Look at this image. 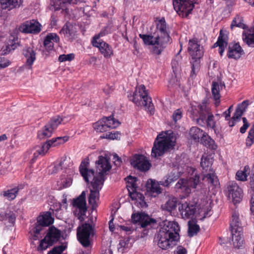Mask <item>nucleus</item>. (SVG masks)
<instances>
[{"mask_svg":"<svg viewBox=\"0 0 254 254\" xmlns=\"http://www.w3.org/2000/svg\"><path fill=\"white\" fill-rule=\"evenodd\" d=\"M96 162L97 174L95 176L93 170L88 169L89 162L82 161L79 167V171L84 180L86 182L92 179L90 187V193L88 198L89 204L93 207H96L99 198V191L104 182V173L109 171L111 165L109 159L106 157L100 156Z\"/></svg>","mask_w":254,"mask_h":254,"instance_id":"1","label":"nucleus"},{"mask_svg":"<svg viewBox=\"0 0 254 254\" xmlns=\"http://www.w3.org/2000/svg\"><path fill=\"white\" fill-rule=\"evenodd\" d=\"M180 227L176 221L167 222L159 230L156 241L159 248L167 250L173 248L179 239Z\"/></svg>","mask_w":254,"mask_h":254,"instance_id":"2","label":"nucleus"},{"mask_svg":"<svg viewBox=\"0 0 254 254\" xmlns=\"http://www.w3.org/2000/svg\"><path fill=\"white\" fill-rule=\"evenodd\" d=\"M190 117L196 121L197 124L203 126L206 123L207 126L211 128L215 126L214 116L210 112V108L206 102H202L197 106H192L189 110Z\"/></svg>","mask_w":254,"mask_h":254,"instance_id":"3","label":"nucleus"},{"mask_svg":"<svg viewBox=\"0 0 254 254\" xmlns=\"http://www.w3.org/2000/svg\"><path fill=\"white\" fill-rule=\"evenodd\" d=\"M176 140L175 134L171 130L159 134L154 141L152 149V156L156 158L162 155L168 149L175 146Z\"/></svg>","mask_w":254,"mask_h":254,"instance_id":"4","label":"nucleus"},{"mask_svg":"<svg viewBox=\"0 0 254 254\" xmlns=\"http://www.w3.org/2000/svg\"><path fill=\"white\" fill-rule=\"evenodd\" d=\"M131 220L132 222H129L128 223L125 225H119L118 227L129 235L135 229V228L132 226V223L133 224L138 223L141 228H147L152 227L156 222L154 219L150 218L148 215L143 212L132 214Z\"/></svg>","mask_w":254,"mask_h":254,"instance_id":"5","label":"nucleus"},{"mask_svg":"<svg viewBox=\"0 0 254 254\" xmlns=\"http://www.w3.org/2000/svg\"><path fill=\"white\" fill-rule=\"evenodd\" d=\"M182 172H177L176 169L167 176H166L159 183L151 180V183L147 184V190L150 193L152 196L155 197L161 192V188L160 185L164 187L168 186L171 183L177 180L181 176Z\"/></svg>","mask_w":254,"mask_h":254,"instance_id":"6","label":"nucleus"},{"mask_svg":"<svg viewBox=\"0 0 254 254\" xmlns=\"http://www.w3.org/2000/svg\"><path fill=\"white\" fill-rule=\"evenodd\" d=\"M202 47L198 44V40L196 38L190 40L188 46V51L192 57L191 71L190 76L193 77L195 75L199 70L200 65V59L202 56L203 52Z\"/></svg>","mask_w":254,"mask_h":254,"instance_id":"7","label":"nucleus"},{"mask_svg":"<svg viewBox=\"0 0 254 254\" xmlns=\"http://www.w3.org/2000/svg\"><path fill=\"white\" fill-rule=\"evenodd\" d=\"M137 90L133 93L132 98L130 99L133 103L136 104H139V101L143 100V105L145 108V110L150 113V114H154V108L151 97L148 96L147 91L146 90L145 87L144 85H140L137 88Z\"/></svg>","mask_w":254,"mask_h":254,"instance_id":"8","label":"nucleus"},{"mask_svg":"<svg viewBox=\"0 0 254 254\" xmlns=\"http://www.w3.org/2000/svg\"><path fill=\"white\" fill-rule=\"evenodd\" d=\"M68 139V137L67 136L57 137L48 140L41 146H36L34 149V152L33 158L32 159V162H35L39 155H45L50 147L64 143Z\"/></svg>","mask_w":254,"mask_h":254,"instance_id":"9","label":"nucleus"},{"mask_svg":"<svg viewBox=\"0 0 254 254\" xmlns=\"http://www.w3.org/2000/svg\"><path fill=\"white\" fill-rule=\"evenodd\" d=\"M200 165L203 169L202 180L207 182L208 184L216 186L218 184V180L216 175L211 172L212 160L210 157L202 156Z\"/></svg>","mask_w":254,"mask_h":254,"instance_id":"10","label":"nucleus"},{"mask_svg":"<svg viewBox=\"0 0 254 254\" xmlns=\"http://www.w3.org/2000/svg\"><path fill=\"white\" fill-rule=\"evenodd\" d=\"M53 222L54 219L52 218L50 212H46L43 215H40L37 218L36 226L31 231V235H33V240L35 241L39 239V235L44 227L50 225Z\"/></svg>","mask_w":254,"mask_h":254,"instance_id":"11","label":"nucleus"},{"mask_svg":"<svg viewBox=\"0 0 254 254\" xmlns=\"http://www.w3.org/2000/svg\"><path fill=\"white\" fill-rule=\"evenodd\" d=\"M139 37L142 39L145 45L153 46L152 52L155 55H160L166 46L163 43L161 42L159 37L156 36H153L151 35L140 34Z\"/></svg>","mask_w":254,"mask_h":254,"instance_id":"12","label":"nucleus"},{"mask_svg":"<svg viewBox=\"0 0 254 254\" xmlns=\"http://www.w3.org/2000/svg\"><path fill=\"white\" fill-rule=\"evenodd\" d=\"M120 123L118 120L115 119L113 117L103 118L93 124L94 129L99 132L107 131L111 128H115L118 127Z\"/></svg>","mask_w":254,"mask_h":254,"instance_id":"13","label":"nucleus"},{"mask_svg":"<svg viewBox=\"0 0 254 254\" xmlns=\"http://www.w3.org/2000/svg\"><path fill=\"white\" fill-rule=\"evenodd\" d=\"M195 0H173V6L176 11L182 17H187L194 7Z\"/></svg>","mask_w":254,"mask_h":254,"instance_id":"14","label":"nucleus"},{"mask_svg":"<svg viewBox=\"0 0 254 254\" xmlns=\"http://www.w3.org/2000/svg\"><path fill=\"white\" fill-rule=\"evenodd\" d=\"M93 234V228L92 226L87 223L83 224L81 227H79L77 231V237L80 244L84 247H87L90 245L89 238L91 235Z\"/></svg>","mask_w":254,"mask_h":254,"instance_id":"15","label":"nucleus"},{"mask_svg":"<svg viewBox=\"0 0 254 254\" xmlns=\"http://www.w3.org/2000/svg\"><path fill=\"white\" fill-rule=\"evenodd\" d=\"M104 35L105 33L101 32L99 34L95 35L92 39V43L94 47L99 49L105 58H108L113 55V51L108 44L100 39V37L103 36Z\"/></svg>","mask_w":254,"mask_h":254,"instance_id":"16","label":"nucleus"},{"mask_svg":"<svg viewBox=\"0 0 254 254\" xmlns=\"http://www.w3.org/2000/svg\"><path fill=\"white\" fill-rule=\"evenodd\" d=\"M156 34V36L159 37V39H160L161 42L165 46L170 43V37L169 29L164 18H162L157 22Z\"/></svg>","mask_w":254,"mask_h":254,"instance_id":"17","label":"nucleus"},{"mask_svg":"<svg viewBox=\"0 0 254 254\" xmlns=\"http://www.w3.org/2000/svg\"><path fill=\"white\" fill-rule=\"evenodd\" d=\"M85 197V191H83L78 197L74 199L73 202V206L76 207L74 213L79 219L82 218L87 211Z\"/></svg>","mask_w":254,"mask_h":254,"instance_id":"18","label":"nucleus"},{"mask_svg":"<svg viewBox=\"0 0 254 254\" xmlns=\"http://www.w3.org/2000/svg\"><path fill=\"white\" fill-rule=\"evenodd\" d=\"M227 190L228 196L232 199L234 204L239 203L242 200L243 196V191L236 182L228 183Z\"/></svg>","mask_w":254,"mask_h":254,"instance_id":"19","label":"nucleus"},{"mask_svg":"<svg viewBox=\"0 0 254 254\" xmlns=\"http://www.w3.org/2000/svg\"><path fill=\"white\" fill-rule=\"evenodd\" d=\"M127 179L128 181L127 185V188L131 198L132 200H136L137 201L138 200L143 201L144 197L142 194L137 192L136 191V188L137 187L136 181H137V179L136 177L129 176L127 178Z\"/></svg>","mask_w":254,"mask_h":254,"instance_id":"20","label":"nucleus"},{"mask_svg":"<svg viewBox=\"0 0 254 254\" xmlns=\"http://www.w3.org/2000/svg\"><path fill=\"white\" fill-rule=\"evenodd\" d=\"M131 165L136 169L141 171L148 170L151 166L147 158L142 155H135L130 160Z\"/></svg>","mask_w":254,"mask_h":254,"instance_id":"21","label":"nucleus"},{"mask_svg":"<svg viewBox=\"0 0 254 254\" xmlns=\"http://www.w3.org/2000/svg\"><path fill=\"white\" fill-rule=\"evenodd\" d=\"M41 27V24L38 21L32 20L22 24L19 29L22 33L37 34L40 32Z\"/></svg>","mask_w":254,"mask_h":254,"instance_id":"22","label":"nucleus"},{"mask_svg":"<svg viewBox=\"0 0 254 254\" xmlns=\"http://www.w3.org/2000/svg\"><path fill=\"white\" fill-rule=\"evenodd\" d=\"M179 209L182 217L184 219H188L194 214L195 207L192 204L185 202L180 204Z\"/></svg>","mask_w":254,"mask_h":254,"instance_id":"23","label":"nucleus"},{"mask_svg":"<svg viewBox=\"0 0 254 254\" xmlns=\"http://www.w3.org/2000/svg\"><path fill=\"white\" fill-rule=\"evenodd\" d=\"M23 54L26 58L25 67L31 69L32 65L36 60V53L33 48L26 46L23 49Z\"/></svg>","mask_w":254,"mask_h":254,"instance_id":"24","label":"nucleus"},{"mask_svg":"<svg viewBox=\"0 0 254 254\" xmlns=\"http://www.w3.org/2000/svg\"><path fill=\"white\" fill-rule=\"evenodd\" d=\"M244 54V51L238 43L230 44L228 46L227 56L229 59H239Z\"/></svg>","mask_w":254,"mask_h":254,"instance_id":"25","label":"nucleus"},{"mask_svg":"<svg viewBox=\"0 0 254 254\" xmlns=\"http://www.w3.org/2000/svg\"><path fill=\"white\" fill-rule=\"evenodd\" d=\"M60 41V38L58 35L54 33H49L45 38L44 45L47 51L53 50L55 43Z\"/></svg>","mask_w":254,"mask_h":254,"instance_id":"26","label":"nucleus"},{"mask_svg":"<svg viewBox=\"0 0 254 254\" xmlns=\"http://www.w3.org/2000/svg\"><path fill=\"white\" fill-rule=\"evenodd\" d=\"M175 189L177 191L183 193L185 195H188L191 192V188L188 183L187 179H180L175 185Z\"/></svg>","mask_w":254,"mask_h":254,"instance_id":"27","label":"nucleus"},{"mask_svg":"<svg viewBox=\"0 0 254 254\" xmlns=\"http://www.w3.org/2000/svg\"><path fill=\"white\" fill-rule=\"evenodd\" d=\"M190 170L192 172L189 177L188 183L190 188L195 189L201 185L200 177L195 169L190 168Z\"/></svg>","mask_w":254,"mask_h":254,"instance_id":"28","label":"nucleus"},{"mask_svg":"<svg viewBox=\"0 0 254 254\" xmlns=\"http://www.w3.org/2000/svg\"><path fill=\"white\" fill-rule=\"evenodd\" d=\"M61 236V231L55 227H52L49 229V231L45 237L46 239H48L50 242V244H53L59 240Z\"/></svg>","mask_w":254,"mask_h":254,"instance_id":"29","label":"nucleus"},{"mask_svg":"<svg viewBox=\"0 0 254 254\" xmlns=\"http://www.w3.org/2000/svg\"><path fill=\"white\" fill-rule=\"evenodd\" d=\"M227 44V36L223 34L221 30L217 41L214 44L213 48L219 47V53L221 56H222Z\"/></svg>","mask_w":254,"mask_h":254,"instance_id":"30","label":"nucleus"},{"mask_svg":"<svg viewBox=\"0 0 254 254\" xmlns=\"http://www.w3.org/2000/svg\"><path fill=\"white\" fill-rule=\"evenodd\" d=\"M22 2V0H0L1 8L7 10L19 7Z\"/></svg>","mask_w":254,"mask_h":254,"instance_id":"31","label":"nucleus"},{"mask_svg":"<svg viewBox=\"0 0 254 254\" xmlns=\"http://www.w3.org/2000/svg\"><path fill=\"white\" fill-rule=\"evenodd\" d=\"M230 226L231 231H234L235 230H238V231H242V224L239 219V214L236 211L232 213Z\"/></svg>","mask_w":254,"mask_h":254,"instance_id":"32","label":"nucleus"},{"mask_svg":"<svg viewBox=\"0 0 254 254\" xmlns=\"http://www.w3.org/2000/svg\"><path fill=\"white\" fill-rule=\"evenodd\" d=\"M71 119V116H69L67 118L64 117L63 118L59 116H56L53 117L47 124L55 130L62 122L64 124L68 122Z\"/></svg>","mask_w":254,"mask_h":254,"instance_id":"33","label":"nucleus"},{"mask_svg":"<svg viewBox=\"0 0 254 254\" xmlns=\"http://www.w3.org/2000/svg\"><path fill=\"white\" fill-rule=\"evenodd\" d=\"M223 87H225L224 85L219 84L216 82H213L212 83L211 91L213 97L215 101L216 106H218L220 103V95L219 92Z\"/></svg>","mask_w":254,"mask_h":254,"instance_id":"34","label":"nucleus"},{"mask_svg":"<svg viewBox=\"0 0 254 254\" xmlns=\"http://www.w3.org/2000/svg\"><path fill=\"white\" fill-rule=\"evenodd\" d=\"M231 231L233 244L234 247L240 248L243 244V239L242 236V231H238V230H235Z\"/></svg>","mask_w":254,"mask_h":254,"instance_id":"35","label":"nucleus"},{"mask_svg":"<svg viewBox=\"0 0 254 254\" xmlns=\"http://www.w3.org/2000/svg\"><path fill=\"white\" fill-rule=\"evenodd\" d=\"M205 132L197 127H192L190 130L189 134L190 139L195 142H198L200 138H203Z\"/></svg>","mask_w":254,"mask_h":254,"instance_id":"36","label":"nucleus"},{"mask_svg":"<svg viewBox=\"0 0 254 254\" xmlns=\"http://www.w3.org/2000/svg\"><path fill=\"white\" fill-rule=\"evenodd\" d=\"M177 204V198L172 197L170 198L164 204L162 205V208L164 210L172 212L176 210Z\"/></svg>","mask_w":254,"mask_h":254,"instance_id":"37","label":"nucleus"},{"mask_svg":"<svg viewBox=\"0 0 254 254\" xmlns=\"http://www.w3.org/2000/svg\"><path fill=\"white\" fill-rule=\"evenodd\" d=\"M54 130L47 124L38 132V137L40 139H45L51 136Z\"/></svg>","mask_w":254,"mask_h":254,"instance_id":"38","label":"nucleus"},{"mask_svg":"<svg viewBox=\"0 0 254 254\" xmlns=\"http://www.w3.org/2000/svg\"><path fill=\"white\" fill-rule=\"evenodd\" d=\"M188 235L190 237H192L199 231V226L192 220H190L188 222Z\"/></svg>","mask_w":254,"mask_h":254,"instance_id":"39","label":"nucleus"},{"mask_svg":"<svg viewBox=\"0 0 254 254\" xmlns=\"http://www.w3.org/2000/svg\"><path fill=\"white\" fill-rule=\"evenodd\" d=\"M250 172L249 167L248 166H245L243 170L239 171L237 172L236 175V179L241 181H246Z\"/></svg>","mask_w":254,"mask_h":254,"instance_id":"40","label":"nucleus"},{"mask_svg":"<svg viewBox=\"0 0 254 254\" xmlns=\"http://www.w3.org/2000/svg\"><path fill=\"white\" fill-rule=\"evenodd\" d=\"M211 215V207L210 204H207L204 208H202L199 210L197 217V219L202 220L205 217H209Z\"/></svg>","mask_w":254,"mask_h":254,"instance_id":"41","label":"nucleus"},{"mask_svg":"<svg viewBox=\"0 0 254 254\" xmlns=\"http://www.w3.org/2000/svg\"><path fill=\"white\" fill-rule=\"evenodd\" d=\"M202 139L204 141V144L210 149L215 150L217 148V145L215 141L210 137L204 135Z\"/></svg>","mask_w":254,"mask_h":254,"instance_id":"42","label":"nucleus"},{"mask_svg":"<svg viewBox=\"0 0 254 254\" xmlns=\"http://www.w3.org/2000/svg\"><path fill=\"white\" fill-rule=\"evenodd\" d=\"M17 192L18 190L16 188H14L4 191L3 195L8 200H11L14 199L16 197Z\"/></svg>","mask_w":254,"mask_h":254,"instance_id":"43","label":"nucleus"},{"mask_svg":"<svg viewBox=\"0 0 254 254\" xmlns=\"http://www.w3.org/2000/svg\"><path fill=\"white\" fill-rule=\"evenodd\" d=\"M129 242V240L128 239L121 240L118 246V251L122 253H124L127 248L130 246L131 244Z\"/></svg>","mask_w":254,"mask_h":254,"instance_id":"44","label":"nucleus"},{"mask_svg":"<svg viewBox=\"0 0 254 254\" xmlns=\"http://www.w3.org/2000/svg\"><path fill=\"white\" fill-rule=\"evenodd\" d=\"M246 143L248 147L251 146L254 143V124L252 126L249 131Z\"/></svg>","mask_w":254,"mask_h":254,"instance_id":"45","label":"nucleus"},{"mask_svg":"<svg viewBox=\"0 0 254 254\" xmlns=\"http://www.w3.org/2000/svg\"><path fill=\"white\" fill-rule=\"evenodd\" d=\"M242 18L238 15L236 16L233 20L231 24V28L233 29L234 27H238L244 28L245 25L243 23Z\"/></svg>","mask_w":254,"mask_h":254,"instance_id":"46","label":"nucleus"},{"mask_svg":"<svg viewBox=\"0 0 254 254\" xmlns=\"http://www.w3.org/2000/svg\"><path fill=\"white\" fill-rule=\"evenodd\" d=\"M121 134L118 131H112L107 133L101 136L102 138H107L110 139H118L120 138Z\"/></svg>","mask_w":254,"mask_h":254,"instance_id":"47","label":"nucleus"},{"mask_svg":"<svg viewBox=\"0 0 254 254\" xmlns=\"http://www.w3.org/2000/svg\"><path fill=\"white\" fill-rule=\"evenodd\" d=\"M243 40L249 45L254 46V29L253 34H249L243 36Z\"/></svg>","mask_w":254,"mask_h":254,"instance_id":"48","label":"nucleus"},{"mask_svg":"<svg viewBox=\"0 0 254 254\" xmlns=\"http://www.w3.org/2000/svg\"><path fill=\"white\" fill-rule=\"evenodd\" d=\"M52 244H50V242L48 239H46V237L40 242V245L38 246L37 250L38 251H42L46 250L49 246H52Z\"/></svg>","mask_w":254,"mask_h":254,"instance_id":"49","label":"nucleus"},{"mask_svg":"<svg viewBox=\"0 0 254 254\" xmlns=\"http://www.w3.org/2000/svg\"><path fill=\"white\" fill-rule=\"evenodd\" d=\"M65 249L66 247L64 245L55 247L48 254H62Z\"/></svg>","mask_w":254,"mask_h":254,"instance_id":"50","label":"nucleus"},{"mask_svg":"<svg viewBox=\"0 0 254 254\" xmlns=\"http://www.w3.org/2000/svg\"><path fill=\"white\" fill-rule=\"evenodd\" d=\"M4 219L8 220L9 222L11 224H13L16 219L15 214L13 212L11 211L6 212L5 214Z\"/></svg>","mask_w":254,"mask_h":254,"instance_id":"51","label":"nucleus"},{"mask_svg":"<svg viewBox=\"0 0 254 254\" xmlns=\"http://www.w3.org/2000/svg\"><path fill=\"white\" fill-rule=\"evenodd\" d=\"M248 105L249 101L248 100H245L242 103L238 105L236 110L242 112L243 114L246 111Z\"/></svg>","mask_w":254,"mask_h":254,"instance_id":"52","label":"nucleus"},{"mask_svg":"<svg viewBox=\"0 0 254 254\" xmlns=\"http://www.w3.org/2000/svg\"><path fill=\"white\" fill-rule=\"evenodd\" d=\"M74 55L72 54L67 55H61L59 57V61L60 62H63L64 61H70L74 59Z\"/></svg>","mask_w":254,"mask_h":254,"instance_id":"53","label":"nucleus"},{"mask_svg":"<svg viewBox=\"0 0 254 254\" xmlns=\"http://www.w3.org/2000/svg\"><path fill=\"white\" fill-rule=\"evenodd\" d=\"M10 62L7 59L0 57V69L5 68L9 66Z\"/></svg>","mask_w":254,"mask_h":254,"instance_id":"54","label":"nucleus"},{"mask_svg":"<svg viewBox=\"0 0 254 254\" xmlns=\"http://www.w3.org/2000/svg\"><path fill=\"white\" fill-rule=\"evenodd\" d=\"M182 117V112L180 109H177L174 111L172 118L174 122L176 123L178 120H180Z\"/></svg>","mask_w":254,"mask_h":254,"instance_id":"55","label":"nucleus"},{"mask_svg":"<svg viewBox=\"0 0 254 254\" xmlns=\"http://www.w3.org/2000/svg\"><path fill=\"white\" fill-rule=\"evenodd\" d=\"M242 120L244 124L243 126L240 128V131L242 133H244L246 132L247 129L250 126V124L248 123L246 118L244 117L243 118Z\"/></svg>","mask_w":254,"mask_h":254,"instance_id":"56","label":"nucleus"},{"mask_svg":"<svg viewBox=\"0 0 254 254\" xmlns=\"http://www.w3.org/2000/svg\"><path fill=\"white\" fill-rule=\"evenodd\" d=\"M56 206L57 207L56 208H55V206L54 205L53 208H52L51 209L52 210L53 212L54 213H55V215L57 216V217L59 219H61V217L62 216V215L61 214L59 215L58 212L59 210H60L61 209V207L62 206V204L59 202L58 203H57L56 204Z\"/></svg>","mask_w":254,"mask_h":254,"instance_id":"57","label":"nucleus"},{"mask_svg":"<svg viewBox=\"0 0 254 254\" xmlns=\"http://www.w3.org/2000/svg\"><path fill=\"white\" fill-rule=\"evenodd\" d=\"M74 0H57V3L59 2H60V7H57V8H59L63 9L64 8V4L74 3Z\"/></svg>","mask_w":254,"mask_h":254,"instance_id":"58","label":"nucleus"},{"mask_svg":"<svg viewBox=\"0 0 254 254\" xmlns=\"http://www.w3.org/2000/svg\"><path fill=\"white\" fill-rule=\"evenodd\" d=\"M63 161H61L60 163L55 165L52 172V174H55L62 169Z\"/></svg>","mask_w":254,"mask_h":254,"instance_id":"59","label":"nucleus"},{"mask_svg":"<svg viewBox=\"0 0 254 254\" xmlns=\"http://www.w3.org/2000/svg\"><path fill=\"white\" fill-rule=\"evenodd\" d=\"M174 254H187V250L181 246H179L177 248L176 250L174 252Z\"/></svg>","mask_w":254,"mask_h":254,"instance_id":"60","label":"nucleus"},{"mask_svg":"<svg viewBox=\"0 0 254 254\" xmlns=\"http://www.w3.org/2000/svg\"><path fill=\"white\" fill-rule=\"evenodd\" d=\"M61 33L64 34V36L67 37L71 35L70 31L67 26H64L62 29L61 30Z\"/></svg>","mask_w":254,"mask_h":254,"instance_id":"61","label":"nucleus"},{"mask_svg":"<svg viewBox=\"0 0 254 254\" xmlns=\"http://www.w3.org/2000/svg\"><path fill=\"white\" fill-rule=\"evenodd\" d=\"M243 114L242 112L236 109V111L232 118L234 120H236L237 121H239Z\"/></svg>","mask_w":254,"mask_h":254,"instance_id":"62","label":"nucleus"},{"mask_svg":"<svg viewBox=\"0 0 254 254\" xmlns=\"http://www.w3.org/2000/svg\"><path fill=\"white\" fill-rule=\"evenodd\" d=\"M172 68L173 69V71L174 72L175 74H176L175 72L177 71L179 66V64L178 61L174 60L172 62Z\"/></svg>","mask_w":254,"mask_h":254,"instance_id":"63","label":"nucleus"},{"mask_svg":"<svg viewBox=\"0 0 254 254\" xmlns=\"http://www.w3.org/2000/svg\"><path fill=\"white\" fill-rule=\"evenodd\" d=\"M64 188H67L70 186L72 183V180L70 178H67L62 181Z\"/></svg>","mask_w":254,"mask_h":254,"instance_id":"64","label":"nucleus"}]
</instances>
